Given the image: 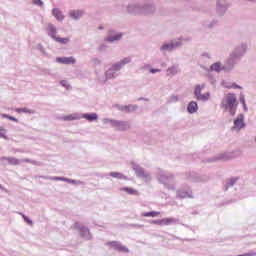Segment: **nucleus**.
Listing matches in <instances>:
<instances>
[{
  "mask_svg": "<svg viewBox=\"0 0 256 256\" xmlns=\"http://www.w3.org/2000/svg\"><path fill=\"white\" fill-rule=\"evenodd\" d=\"M57 63H62L63 65H75L77 63V60L75 57H58L56 58Z\"/></svg>",
  "mask_w": 256,
  "mask_h": 256,
  "instance_id": "obj_3",
  "label": "nucleus"
},
{
  "mask_svg": "<svg viewBox=\"0 0 256 256\" xmlns=\"http://www.w3.org/2000/svg\"><path fill=\"white\" fill-rule=\"evenodd\" d=\"M234 88H235V89H241V86L235 85Z\"/></svg>",
  "mask_w": 256,
  "mask_h": 256,
  "instance_id": "obj_32",
  "label": "nucleus"
},
{
  "mask_svg": "<svg viewBox=\"0 0 256 256\" xmlns=\"http://www.w3.org/2000/svg\"><path fill=\"white\" fill-rule=\"evenodd\" d=\"M8 119H9L10 121H17V119H16L15 117H13V116L8 117Z\"/></svg>",
  "mask_w": 256,
  "mask_h": 256,
  "instance_id": "obj_28",
  "label": "nucleus"
},
{
  "mask_svg": "<svg viewBox=\"0 0 256 256\" xmlns=\"http://www.w3.org/2000/svg\"><path fill=\"white\" fill-rule=\"evenodd\" d=\"M120 191H125L128 195H139V192L131 187L121 188Z\"/></svg>",
  "mask_w": 256,
  "mask_h": 256,
  "instance_id": "obj_9",
  "label": "nucleus"
},
{
  "mask_svg": "<svg viewBox=\"0 0 256 256\" xmlns=\"http://www.w3.org/2000/svg\"><path fill=\"white\" fill-rule=\"evenodd\" d=\"M234 125H235V127H237L238 129H243V127H245V124L243 123V116L238 117V118L234 121Z\"/></svg>",
  "mask_w": 256,
  "mask_h": 256,
  "instance_id": "obj_10",
  "label": "nucleus"
},
{
  "mask_svg": "<svg viewBox=\"0 0 256 256\" xmlns=\"http://www.w3.org/2000/svg\"><path fill=\"white\" fill-rule=\"evenodd\" d=\"M83 16V11L81 10H73L70 12V17H72V19H79V17Z\"/></svg>",
  "mask_w": 256,
  "mask_h": 256,
  "instance_id": "obj_11",
  "label": "nucleus"
},
{
  "mask_svg": "<svg viewBox=\"0 0 256 256\" xmlns=\"http://www.w3.org/2000/svg\"><path fill=\"white\" fill-rule=\"evenodd\" d=\"M110 177H114L115 179H127V176L120 172H111Z\"/></svg>",
  "mask_w": 256,
  "mask_h": 256,
  "instance_id": "obj_15",
  "label": "nucleus"
},
{
  "mask_svg": "<svg viewBox=\"0 0 256 256\" xmlns=\"http://www.w3.org/2000/svg\"><path fill=\"white\" fill-rule=\"evenodd\" d=\"M2 159H5L6 161H8L10 165H19V160H17V158H2Z\"/></svg>",
  "mask_w": 256,
  "mask_h": 256,
  "instance_id": "obj_17",
  "label": "nucleus"
},
{
  "mask_svg": "<svg viewBox=\"0 0 256 256\" xmlns=\"http://www.w3.org/2000/svg\"><path fill=\"white\" fill-rule=\"evenodd\" d=\"M222 107L231 110L235 109V107H237V97H235V94L226 95L222 100Z\"/></svg>",
  "mask_w": 256,
  "mask_h": 256,
  "instance_id": "obj_1",
  "label": "nucleus"
},
{
  "mask_svg": "<svg viewBox=\"0 0 256 256\" xmlns=\"http://www.w3.org/2000/svg\"><path fill=\"white\" fill-rule=\"evenodd\" d=\"M46 31L48 32V35L52 37V39L57 37V28L53 24H48Z\"/></svg>",
  "mask_w": 256,
  "mask_h": 256,
  "instance_id": "obj_4",
  "label": "nucleus"
},
{
  "mask_svg": "<svg viewBox=\"0 0 256 256\" xmlns=\"http://www.w3.org/2000/svg\"><path fill=\"white\" fill-rule=\"evenodd\" d=\"M57 181H63V178H55Z\"/></svg>",
  "mask_w": 256,
  "mask_h": 256,
  "instance_id": "obj_33",
  "label": "nucleus"
},
{
  "mask_svg": "<svg viewBox=\"0 0 256 256\" xmlns=\"http://www.w3.org/2000/svg\"><path fill=\"white\" fill-rule=\"evenodd\" d=\"M220 159H223V161H229V159H231V156L223 155Z\"/></svg>",
  "mask_w": 256,
  "mask_h": 256,
  "instance_id": "obj_26",
  "label": "nucleus"
},
{
  "mask_svg": "<svg viewBox=\"0 0 256 256\" xmlns=\"http://www.w3.org/2000/svg\"><path fill=\"white\" fill-rule=\"evenodd\" d=\"M18 111V113H31V111L30 110H27V108H23V109H18L17 110Z\"/></svg>",
  "mask_w": 256,
  "mask_h": 256,
  "instance_id": "obj_25",
  "label": "nucleus"
},
{
  "mask_svg": "<svg viewBox=\"0 0 256 256\" xmlns=\"http://www.w3.org/2000/svg\"><path fill=\"white\" fill-rule=\"evenodd\" d=\"M255 141H256V138H255Z\"/></svg>",
  "mask_w": 256,
  "mask_h": 256,
  "instance_id": "obj_35",
  "label": "nucleus"
},
{
  "mask_svg": "<svg viewBox=\"0 0 256 256\" xmlns=\"http://www.w3.org/2000/svg\"><path fill=\"white\" fill-rule=\"evenodd\" d=\"M152 73H159V69H151L150 70Z\"/></svg>",
  "mask_w": 256,
  "mask_h": 256,
  "instance_id": "obj_29",
  "label": "nucleus"
},
{
  "mask_svg": "<svg viewBox=\"0 0 256 256\" xmlns=\"http://www.w3.org/2000/svg\"><path fill=\"white\" fill-rule=\"evenodd\" d=\"M52 14L54 15V17H55L58 21H63L64 16H63V14L61 13V10H60V9H57V8L53 9Z\"/></svg>",
  "mask_w": 256,
  "mask_h": 256,
  "instance_id": "obj_7",
  "label": "nucleus"
},
{
  "mask_svg": "<svg viewBox=\"0 0 256 256\" xmlns=\"http://www.w3.org/2000/svg\"><path fill=\"white\" fill-rule=\"evenodd\" d=\"M156 225H171V223H175L174 218H164L161 220L153 221Z\"/></svg>",
  "mask_w": 256,
  "mask_h": 256,
  "instance_id": "obj_5",
  "label": "nucleus"
},
{
  "mask_svg": "<svg viewBox=\"0 0 256 256\" xmlns=\"http://www.w3.org/2000/svg\"><path fill=\"white\" fill-rule=\"evenodd\" d=\"M188 112L190 113H196L197 109H199V107L197 106V102L192 101L188 104Z\"/></svg>",
  "mask_w": 256,
  "mask_h": 256,
  "instance_id": "obj_8",
  "label": "nucleus"
},
{
  "mask_svg": "<svg viewBox=\"0 0 256 256\" xmlns=\"http://www.w3.org/2000/svg\"><path fill=\"white\" fill-rule=\"evenodd\" d=\"M108 245H111L116 249V251H124V253H129V249L125 246H122L121 244H117V242H110Z\"/></svg>",
  "mask_w": 256,
  "mask_h": 256,
  "instance_id": "obj_6",
  "label": "nucleus"
},
{
  "mask_svg": "<svg viewBox=\"0 0 256 256\" xmlns=\"http://www.w3.org/2000/svg\"><path fill=\"white\" fill-rule=\"evenodd\" d=\"M240 102L244 105V107H245V97L244 96H242V97H240Z\"/></svg>",
  "mask_w": 256,
  "mask_h": 256,
  "instance_id": "obj_27",
  "label": "nucleus"
},
{
  "mask_svg": "<svg viewBox=\"0 0 256 256\" xmlns=\"http://www.w3.org/2000/svg\"><path fill=\"white\" fill-rule=\"evenodd\" d=\"M159 215H161L160 212H155V211H152V212H144L142 214L143 217H159Z\"/></svg>",
  "mask_w": 256,
  "mask_h": 256,
  "instance_id": "obj_16",
  "label": "nucleus"
},
{
  "mask_svg": "<svg viewBox=\"0 0 256 256\" xmlns=\"http://www.w3.org/2000/svg\"><path fill=\"white\" fill-rule=\"evenodd\" d=\"M117 127H118V131H125V130H127V129H129V123H127V122H119L118 124H117Z\"/></svg>",
  "mask_w": 256,
  "mask_h": 256,
  "instance_id": "obj_13",
  "label": "nucleus"
},
{
  "mask_svg": "<svg viewBox=\"0 0 256 256\" xmlns=\"http://www.w3.org/2000/svg\"><path fill=\"white\" fill-rule=\"evenodd\" d=\"M75 119H77V117H74L73 115H68L63 117L64 121H75Z\"/></svg>",
  "mask_w": 256,
  "mask_h": 256,
  "instance_id": "obj_21",
  "label": "nucleus"
},
{
  "mask_svg": "<svg viewBox=\"0 0 256 256\" xmlns=\"http://www.w3.org/2000/svg\"><path fill=\"white\" fill-rule=\"evenodd\" d=\"M24 219H25V221H27V223H32L31 221H29V218H28V217H25V216H24Z\"/></svg>",
  "mask_w": 256,
  "mask_h": 256,
  "instance_id": "obj_30",
  "label": "nucleus"
},
{
  "mask_svg": "<svg viewBox=\"0 0 256 256\" xmlns=\"http://www.w3.org/2000/svg\"><path fill=\"white\" fill-rule=\"evenodd\" d=\"M205 85H199L195 88V97L198 99V101H209V98L211 97V94L209 92L205 94H201V91H203Z\"/></svg>",
  "mask_w": 256,
  "mask_h": 256,
  "instance_id": "obj_2",
  "label": "nucleus"
},
{
  "mask_svg": "<svg viewBox=\"0 0 256 256\" xmlns=\"http://www.w3.org/2000/svg\"><path fill=\"white\" fill-rule=\"evenodd\" d=\"M54 41H56V43H60L61 45H67V43H69V38H61L59 36H56V38H54Z\"/></svg>",
  "mask_w": 256,
  "mask_h": 256,
  "instance_id": "obj_14",
  "label": "nucleus"
},
{
  "mask_svg": "<svg viewBox=\"0 0 256 256\" xmlns=\"http://www.w3.org/2000/svg\"><path fill=\"white\" fill-rule=\"evenodd\" d=\"M0 137L2 139H7V135H5V129H3L2 127H0Z\"/></svg>",
  "mask_w": 256,
  "mask_h": 256,
  "instance_id": "obj_22",
  "label": "nucleus"
},
{
  "mask_svg": "<svg viewBox=\"0 0 256 256\" xmlns=\"http://www.w3.org/2000/svg\"><path fill=\"white\" fill-rule=\"evenodd\" d=\"M84 119H87V121H97L98 116L96 113H91V114H84Z\"/></svg>",
  "mask_w": 256,
  "mask_h": 256,
  "instance_id": "obj_12",
  "label": "nucleus"
},
{
  "mask_svg": "<svg viewBox=\"0 0 256 256\" xmlns=\"http://www.w3.org/2000/svg\"><path fill=\"white\" fill-rule=\"evenodd\" d=\"M2 117H5L6 119H9L10 116L7 115V114H3Z\"/></svg>",
  "mask_w": 256,
  "mask_h": 256,
  "instance_id": "obj_31",
  "label": "nucleus"
},
{
  "mask_svg": "<svg viewBox=\"0 0 256 256\" xmlns=\"http://www.w3.org/2000/svg\"><path fill=\"white\" fill-rule=\"evenodd\" d=\"M121 37H123V34H118L115 37H108L107 41L113 42V41H119V39H121Z\"/></svg>",
  "mask_w": 256,
  "mask_h": 256,
  "instance_id": "obj_19",
  "label": "nucleus"
},
{
  "mask_svg": "<svg viewBox=\"0 0 256 256\" xmlns=\"http://www.w3.org/2000/svg\"><path fill=\"white\" fill-rule=\"evenodd\" d=\"M212 71H221V63L217 62L211 65Z\"/></svg>",
  "mask_w": 256,
  "mask_h": 256,
  "instance_id": "obj_18",
  "label": "nucleus"
},
{
  "mask_svg": "<svg viewBox=\"0 0 256 256\" xmlns=\"http://www.w3.org/2000/svg\"><path fill=\"white\" fill-rule=\"evenodd\" d=\"M62 85H65V81L62 82Z\"/></svg>",
  "mask_w": 256,
  "mask_h": 256,
  "instance_id": "obj_34",
  "label": "nucleus"
},
{
  "mask_svg": "<svg viewBox=\"0 0 256 256\" xmlns=\"http://www.w3.org/2000/svg\"><path fill=\"white\" fill-rule=\"evenodd\" d=\"M127 63H131V58H125V59L121 62V65H127Z\"/></svg>",
  "mask_w": 256,
  "mask_h": 256,
  "instance_id": "obj_24",
  "label": "nucleus"
},
{
  "mask_svg": "<svg viewBox=\"0 0 256 256\" xmlns=\"http://www.w3.org/2000/svg\"><path fill=\"white\" fill-rule=\"evenodd\" d=\"M34 5H38L39 7H43V1L41 0H33Z\"/></svg>",
  "mask_w": 256,
  "mask_h": 256,
  "instance_id": "obj_23",
  "label": "nucleus"
},
{
  "mask_svg": "<svg viewBox=\"0 0 256 256\" xmlns=\"http://www.w3.org/2000/svg\"><path fill=\"white\" fill-rule=\"evenodd\" d=\"M161 49L162 51H171V49H173V44H164Z\"/></svg>",
  "mask_w": 256,
  "mask_h": 256,
  "instance_id": "obj_20",
  "label": "nucleus"
}]
</instances>
